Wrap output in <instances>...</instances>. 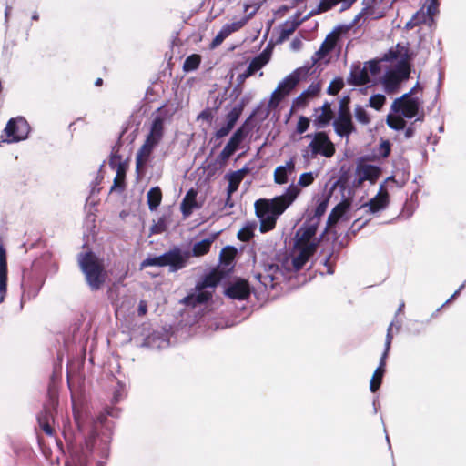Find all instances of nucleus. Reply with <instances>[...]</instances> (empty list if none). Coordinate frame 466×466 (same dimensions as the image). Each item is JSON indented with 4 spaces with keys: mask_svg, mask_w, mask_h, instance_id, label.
<instances>
[{
    "mask_svg": "<svg viewBox=\"0 0 466 466\" xmlns=\"http://www.w3.org/2000/svg\"><path fill=\"white\" fill-rule=\"evenodd\" d=\"M384 88L388 93L394 92L401 83L391 70H388L383 77Z\"/></svg>",
    "mask_w": 466,
    "mask_h": 466,
    "instance_id": "nucleus-36",
    "label": "nucleus"
},
{
    "mask_svg": "<svg viewBox=\"0 0 466 466\" xmlns=\"http://www.w3.org/2000/svg\"><path fill=\"white\" fill-rule=\"evenodd\" d=\"M437 12V0H426L423 5L412 15L418 25H428L434 23V15Z\"/></svg>",
    "mask_w": 466,
    "mask_h": 466,
    "instance_id": "nucleus-15",
    "label": "nucleus"
},
{
    "mask_svg": "<svg viewBox=\"0 0 466 466\" xmlns=\"http://www.w3.org/2000/svg\"><path fill=\"white\" fill-rule=\"evenodd\" d=\"M333 252H329L323 258V266L326 268V272L329 275L334 273V268L332 263L330 262V258L332 257Z\"/></svg>",
    "mask_w": 466,
    "mask_h": 466,
    "instance_id": "nucleus-57",
    "label": "nucleus"
},
{
    "mask_svg": "<svg viewBox=\"0 0 466 466\" xmlns=\"http://www.w3.org/2000/svg\"><path fill=\"white\" fill-rule=\"evenodd\" d=\"M383 184L380 185L378 194L374 198H372L368 203L369 210L371 213H376L380 210H383L388 206L389 194L387 191L383 190Z\"/></svg>",
    "mask_w": 466,
    "mask_h": 466,
    "instance_id": "nucleus-23",
    "label": "nucleus"
},
{
    "mask_svg": "<svg viewBox=\"0 0 466 466\" xmlns=\"http://www.w3.org/2000/svg\"><path fill=\"white\" fill-rule=\"evenodd\" d=\"M144 345L152 349H164L169 346V339L163 334H152L146 338Z\"/></svg>",
    "mask_w": 466,
    "mask_h": 466,
    "instance_id": "nucleus-31",
    "label": "nucleus"
},
{
    "mask_svg": "<svg viewBox=\"0 0 466 466\" xmlns=\"http://www.w3.org/2000/svg\"><path fill=\"white\" fill-rule=\"evenodd\" d=\"M319 91V84H310L306 90H304L299 96L294 98L292 102L291 111L292 109H299L304 107L310 97L315 96Z\"/></svg>",
    "mask_w": 466,
    "mask_h": 466,
    "instance_id": "nucleus-22",
    "label": "nucleus"
},
{
    "mask_svg": "<svg viewBox=\"0 0 466 466\" xmlns=\"http://www.w3.org/2000/svg\"><path fill=\"white\" fill-rule=\"evenodd\" d=\"M386 102V96L382 94H376L370 97L369 106L376 110H380Z\"/></svg>",
    "mask_w": 466,
    "mask_h": 466,
    "instance_id": "nucleus-47",
    "label": "nucleus"
},
{
    "mask_svg": "<svg viewBox=\"0 0 466 466\" xmlns=\"http://www.w3.org/2000/svg\"><path fill=\"white\" fill-rule=\"evenodd\" d=\"M200 56L197 54H193L188 56L183 64V70L185 72H192L198 68L200 64Z\"/></svg>",
    "mask_w": 466,
    "mask_h": 466,
    "instance_id": "nucleus-39",
    "label": "nucleus"
},
{
    "mask_svg": "<svg viewBox=\"0 0 466 466\" xmlns=\"http://www.w3.org/2000/svg\"><path fill=\"white\" fill-rule=\"evenodd\" d=\"M46 279V269L41 259L33 261L29 269L24 270L22 280L21 303L35 299L39 293Z\"/></svg>",
    "mask_w": 466,
    "mask_h": 466,
    "instance_id": "nucleus-6",
    "label": "nucleus"
},
{
    "mask_svg": "<svg viewBox=\"0 0 466 466\" xmlns=\"http://www.w3.org/2000/svg\"><path fill=\"white\" fill-rule=\"evenodd\" d=\"M384 373L385 370L377 367L370 381V390L371 392H376L380 389Z\"/></svg>",
    "mask_w": 466,
    "mask_h": 466,
    "instance_id": "nucleus-41",
    "label": "nucleus"
},
{
    "mask_svg": "<svg viewBox=\"0 0 466 466\" xmlns=\"http://www.w3.org/2000/svg\"><path fill=\"white\" fill-rule=\"evenodd\" d=\"M239 146L238 142H236L231 137L229 138L223 150L216 158V163L219 167H223L227 164L228 159L238 149Z\"/></svg>",
    "mask_w": 466,
    "mask_h": 466,
    "instance_id": "nucleus-26",
    "label": "nucleus"
},
{
    "mask_svg": "<svg viewBox=\"0 0 466 466\" xmlns=\"http://www.w3.org/2000/svg\"><path fill=\"white\" fill-rule=\"evenodd\" d=\"M148 208L151 211L156 210L162 200V192L159 187H154L149 189L147 195Z\"/></svg>",
    "mask_w": 466,
    "mask_h": 466,
    "instance_id": "nucleus-35",
    "label": "nucleus"
},
{
    "mask_svg": "<svg viewBox=\"0 0 466 466\" xmlns=\"http://www.w3.org/2000/svg\"><path fill=\"white\" fill-rule=\"evenodd\" d=\"M357 0H320V7L325 12H328L337 6L338 5H340L339 12H344L351 7V5L356 2Z\"/></svg>",
    "mask_w": 466,
    "mask_h": 466,
    "instance_id": "nucleus-30",
    "label": "nucleus"
},
{
    "mask_svg": "<svg viewBox=\"0 0 466 466\" xmlns=\"http://www.w3.org/2000/svg\"><path fill=\"white\" fill-rule=\"evenodd\" d=\"M318 226L319 225L316 224V222L306 219L301 227L296 231L293 248H301L309 246L312 248V250H316L319 240L323 238L324 233L327 231L326 228L325 231L319 236V238H313L316 235Z\"/></svg>",
    "mask_w": 466,
    "mask_h": 466,
    "instance_id": "nucleus-9",
    "label": "nucleus"
},
{
    "mask_svg": "<svg viewBox=\"0 0 466 466\" xmlns=\"http://www.w3.org/2000/svg\"><path fill=\"white\" fill-rule=\"evenodd\" d=\"M232 129H233V127H231L228 124H225L224 126H222L220 128H218L215 132V137L217 139L222 138V137L228 136Z\"/></svg>",
    "mask_w": 466,
    "mask_h": 466,
    "instance_id": "nucleus-56",
    "label": "nucleus"
},
{
    "mask_svg": "<svg viewBox=\"0 0 466 466\" xmlns=\"http://www.w3.org/2000/svg\"><path fill=\"white\" fill-rule=\"evenodd\" d=\"M387 125L391 129L399 131V130H402L405 128L406 122L403 119V116L401 115L395 116L389 115L387 117Z\"/></svg>",
    "mask_w": 466,
    "mask_h": 466,
    "instance_id": "nucleus-42",
    "label": "nucleus"
},
{
    "mask_svg": "<svg viewBox=\"0 0 466 466\" xmlns=\"http://www.w3.org/2000/svg\"><path fill=\"white\" fill-rule=\"evenodd\" d=\"M350 205L346 201H342L339 203L330 212L327 220V228L330 225L335 224L340 218H342L347 210L349 209Z\"/></svg>",
    "mask_w": 466,
    "mask_h": 466,
    "instance_id": "nucleus-33",
    "label": "nucleus"
},
{
    "mask_svg": "<svg viewBox=\"0 0 466 466\" xmlns=\"http://www.w3.org/2000/svg\"><path fill=\"white\" fill-rule=\"evenodd\" d=\"M119 414L120 410L114 407L106 408L105 413L96 419L87 414L74 413L81 439L84 440V443L77 445L66 436L74 466H89L94 453H98L101 458L108 457L112 426L107 416L117 418Z\"/></svg>",
    "mask_w": 466,
    "mask_h": 466,
    "instance_id": "nucleus-1",
    "label": "nucleus"
},
{
    "mask_svg": "<svg viewBox=\"0 0 466 466\" xmlns=\"http://www.w3.org/2000/svg\"><path fill=\"white\" fill-rule=\"evenodd\" d=\"M164 134V122L160 116H156L150 127L149 134L147 136L146 142L157 147L161 141Z\"/></svg>",
    "mask_w": 466,
    "mask_h": 466,
    "instance_id": "nucleus-21",
    "label": "nucleus"
},
{
    "mask_svg": "<svg viewBox=\"0 0 466 466\" xmlns=\"http://www.w3.org/2000/svg\"><path fill=\"white\" fill-rule=\"evenodd\" d=\"M289 173L284 171V167H277L274 171V181L277 184L282 185L288 182L289 180Z\"/></svg>",
    "mask_w": 466,
    "mask_h": 466,
    "instance_id": "nucleus-52",
    "label": "nucleus"
},
{
    "mask_svg": "<svg viewBox=\"0 0 466 466\" xmlns=\"http://www.w3.org/2000/svg\"><path fill=\"white\" fill-rule=\"evenodd\" d=\"M301 21H292L290 23L287 21L283 25V28L281 30V36L285 37L290 35L292 32L295 31V29L299 25Z\"/></svg>",
    "mask_w": 466,
    "mask_h": 466,
    "instance_id": "nucleus-53",
    "label": "nucleus"
},
{
    "mask_svg": "<svg viewBox=\"0 0 466 466\" xmlns=\"http://www.w3.org/2000/svg\"><path fill=\"white\" fill-rule=\"evenodd\" d=\"M226 278L228 277L218 268H213L196 284L194 291L186 296L181 302L191 307L207 303L212 297V292L207 289H214Z\"/></svg>",
    "mask_w": 466,
    "mask_h": 466,
    "instance_id": "nucleus-5",
    "label": "nucleus"
},
{
    "mask_svg": "<svg viewBox=\"0 0 466 466\" xmlns=\"http://www.w3.org/2000/svg\"><path fill=\"white\" fill-rule=\"evenodd\" d=\"M78 261L89 289L92 291L101 289L106 281L107 273L96 255L91 251L80 253Z\"/></svg>",
    "mask_w": 466,
    "mask_h": 466,
    "instance_id": "nucleus-4",
    "label": "nucleus"
},
{
    "mask_svg": "<svg viewBox=\"0 0 466 466\" xmlns=\"http://www.w3.org/2000/svg\"><path fill=\"white\" fill-rule=\"evenodd\" d=\"M237 255V248L234 246L228 245L222 248L219 254V263L218 268L223 272L227 277L232 272L235 263V257Z\"/></svg>",
    "mask_w": 466,
    "mask_h": 466,
    "instance_id": "nucleus-16",
    "label": "nucleus"
},
{
    "mask_svg": "<svg viewBox=\"0 0 466 466\" xmlns=\"http://www.w3.org/2000/svg\"><path fill=\"white\" fill-rule=\"evenodd\" d=\"M344 79L341 76H337L329 84L327 93L329 95L335 96L344 87Z\"/></svg>",
    "mask_w": 466,
    "mask_h": 466,
    "instance_id": "nucleus-45",
    "label": "nucleus"
},
{
    "mask_svg": "<svg viewBox=\"0 0 466 466\" xmlns=\"http://www.w3.org/2000/svg\"><path fill=\"white\" fill-rule=\"evenodd\" d=\"M197 191L193 188L189 189L181 202V213L184 218L189 217L194 208H198L197 200Z\"/></svg>",
    "mask_w": 466,
    "mask_h": 466,
    "instance_id": "nucleus-25",
    "label": "nucleus"
},
{
    "mask_svg": "<svg viewBox=\"0 0 466 466\" xmlns=\"http://www.w3.org/2000/svg\"><path fill=\"white\" fill-rule=\"evenodd\" d=\"M241 114H242L241 104H236L226 116V124L234 127L237 121L240 117Z\"/></svg>",
    "mask_w": 466,
    "mask_h": 466,
    "instance_id": "nucleus-40",
    "label": "nucleus"
},
{
    "mask_svg": "<svg viewBox=\"0 0 466 466\" xmlns=\"http://www.w3.org/2000/svg\"><path fill=\"white\" fill-rule=\"evenodd\" d=\"M391 71L398 76L400 82H403L410 77V66L406 58L402 57Z\"/></svg>",
    "mask_w": 466,
    "mask_h": 466,
    "instance_id": "nucleus-34",
    "label": "nucleus"
},
{
    "mask_svg": "<svg viewBox=\"0 0 466 466\" xmlns=\"http://www.w3.org/2000/svg\"><path fill=\"white\" fill-rule=\"evenodd\" d=\"M332 126L337 136L348 138L352 133L357 131L352 117H343L342 115L337 116L333 120Z\"/></svg>",
    "mask_w": 466,
    "mask_h": 466,
    "instance_id": "nucleus-18",
    "label": "nucleus"
},
{
    "mask_svg": "<svg viewBox=\"0 0 466 466\" xmlns=\"http://www.w3.org/2000/svg\"><path fill=\"white\" fill-rule=\"evenodd\" d=\"M309 119L307 116H300L299 117L297 126H296V131L298 134H303L305 133L308 128L309 127Z\"/></svg>",
    "mask_w": 466,
    "mask_h": 466,
    "instance_id": "nucleus-55",
    "label": "nucleus"
},
{
    "mask_svg": "<svg viewBox=\"0 0 466 466\" xmlns=\"http://www.w3.org/2000/svg\"><path fill=\"white\" fill-rule=\"evenodd\" d=\"M265 0H247L243 4V11L245 15L248 13H252L253 16L257 14V12L260 9L261 5Z\"/></svg>",
    "mask_w": 466,
    "mask_h": 466,
    "instance_id": "nucleus-43",
    "label": "nucleus"
},
{
    "mask_svg": "<svg viewBox=\"0 0 466 466\" xmlns=\"http://www.w3.org/2000/svg\"><path fill=\"white\" fill-rule=\"evenodd\" d=\"M155 148L154 146L144 142L140 149L138 150L136 157V169L139 172V169L148 161L149 157Z\"/></svg>",
    "mask_w": 466,
    "mask_h": 466,
    "instance_id": "nucleus-29",
    "label": "nucleus"
},
{
    "mask_svg": "<svg viewBox=\"0 0 466 466\" xmlns=\"http://www.w3.org/2000/svg\"><path fill=\"white\" fill-rule=\"evenodd\" d=\"M293 249L298 252L297 255L290 256L288 252H280L270 262H263V272H254V279L266 289H274L281 281L289 279L290 273L300 270L315 252L309 246Z\"/></svg>",
    "mask_w": 466,
    "mask_h": 466,
    "instance_id": "nucleus-2",
    "label": "nucleus"
},
{
    "mask_svg": "<svg viewBox=\"0 0 466 466\" xmlns=\"http://www.w3.org/2000/svg\"><path fill=\"white\" fill-rule=\"evenodd\" d=\"M250 129L249 127H245V126H240L238 127L235 132L230 137L232 139H234L236 142H238L241 144L245 138L248 137Z\"/></svg>",
    "mask_w": 466,
    "mask_h": 466,
    "instance_id": "nucleus-48",
    "label": "nucleus"
},
{
    "mask_svg": "<svg viewBox=\"0 0 466 466\" xmlns=\"http://www.w3.org/2000/svg\"><path fill=\"white\" fill-rule=\"evenodd\" d=\"M354 116L356 120L362 125H368L370 121L366 109L360 105L355 106Z\"/></svg>",
    "mask_w": 466,
    "mask_h": 466,
    "instance_id": "nucleus-46",
    "label": "nucleus"
},
{
    "mask_svg": "<svg viewBox=\"0 0 466 466\" xmlns=\"http://www.w3.org/2000/svg\"><path fill=\"white\" fill-rule=\"evenodd\" d=\"M393 324L394 323L392 321V322H390V324L388 327L387 334H386V339H385L384 349L390 350V346H391V342H392V339H393V335H392V332H391Z\"/></svg>",
    "mask_w": 466,
    "mask_h": 466,
    "instance_id": "nucleus-61",
    "label": "nucleus"
},
{
    "mask_svg": "<svg viewBox=\"0 0 466 466\" xmlns=\"http://www.w3.org/2000/svg\"><path fill=\"white\" fill-rule=\"evenodd\" d=\"M224 293L231 299L245 300L250 295V287L247 280L238 279L229 284Z\"/></svg>",
    "mask_w": 466,
    "mask_h": 466,
    "instance_id": "nucleus-17",
    "label": "nucleus"
},
{
    "mask_svg": "<svg viewBox=\"0 0 466 466\" xmlns=\"http://www.w3.org/2000/svg\"><path fill=\"white\" fill-rule=\"evenodd\" d=\"M343 29L344 25H338L330 33H329L318 49L319 53L322 54L323 56H327L329 52H331L338 42L339 33Z\"/></svg>",
    "mask_w": 466,
    "mask_h": 466,
    "instance_id": "nucleus-24",
    "label": "nucleus"
},
{
    "mask_svg": "<svg viewBox=\"0 0 466 466\" xmlns=\"http://www.w3.org/2000/svg\"><path fill=\"white\" fill-rule=\"evenodd\" d=\"M329 203V198L326 196H321L317 199L316 208L310 212L309 218L307 219L316 222V224H319L320 218L326 212L327 207Z\"/></svg>",
    "mask_w": 466,
    "mask_h": 466,
    "instance_id": "nucleus-28",
    "label": "nucleus"
},
{
    "mask_svg": "<svg viewBox=\"0 0 466 466\" xmlns=\"http://www.w3.org/2000/svg\"><path fill=\"white\" fill-rule=\"evenodd\" d=\"M330 106V103L326 101L321 107L315 108L313 125L317 128H324L330 123L333 116Z\"/></svg>",
    "mask_w": 466,
    "mask_h": 466,
    "instance_id": "nucleus-20",
    "label": "nucleus"
},
{
    "mask_svg": "<svg viewBox=\"0 0 466 466\" xmlns=\"http://www.w3.org/2000/svg\"><path fill=\"white\" fill-rule=\"evenodd\" d=\"M305 137L310 138L311 141L308 147L302 150L304 159L311 160L316 158L319 155L329 158L335 154L334 144L325 132L318 131L313 134H307Z\"/></svg>",
    "mask_w": 466,
    "mask_h": 466,
    "instance_id": "nucleus-8",
    "label": "nucleus"
},
{
    "mask_svg": "<svg viewBox=\"0 0 466 466\" xmlns=\"http://www.w3.org/2000/svg\"><path fill=\"white\" fill-rule=\"evenodd\" d=\"M219 232L212 233L207 238L196 242L193 245L192 255L195 257L203 256L210 249L211 244L215 241Z\"/></svg>",
    "mask_w": 466,
    "mask_h": 466,
    "instance_id": "nucleus-27",
    "label": "nucleus"
},
{
    "mask_svg": "<svg viewBox=\"0 0 466 466\" xmlns=\"http://www.w3.org/2000/svg\"><path fill=\"white\" fill-rule=\"evenodd\" d=\"M380 172L381 169L378 166L362 163L358 164L355 177L352 181V187L357 188L366 180L370 181L371 184L375 183Z\"/></svg>",
    "mask_w": 466,
    "mask_h": 466,
    "instance_id": "nucleus-12",
    "label": "nucleus"
},
{
    "mask_svg": "<svg viewBox=\"0 0 466 466\" xmlns=\"http://www.w3.org/2000/svg\"><path fill=\"white\" fill-rule=\"evenodd\" d=\"M399 57V52L393 48L389 49L382 56L381 61L392 62Z\"/></svg>",
    "mask_w": 466,
    "mask_h": 466,
    "instance_id": "nucleus-58",
    "label": "nucleus"
},
{
    "mask_svg": "<svg viewBox=\"0 0 466 466\" xmlns=\"http://www.w3.org/2000/svg\"><path fill=\"white\" fill-rule=\"evenodd\" d=\"M126 396L125 393V384L121 381H117V385L114 390L112 403L116 404L121 401Z\"/></svg>",
    "mask_w": 466,
    "mask_h": 466,
    "instance_id": "nucleus-49",
    "label": "nucleus"
},
{
    "mask_svg": "<svg viewBox=\"0 0 466 466\" xmlns=\"http://www.w3.org/2000/svg\"><path fill=\"white\" fill-rule=\"evenodd\" d=\"M229 35L228 31L224 26L221 27V29L218 31V33L216 35V36L213 38L210 47L216 48L219 45L222 44V42Z\"/></svg>",
    "mask_w": 466,
    "mask_h": 466,
    "instance_id": "nucleus-51",
    "label": "nucleus"
},
{
    "mask_svg": "<svg viewBox=\"0 0 466 466\" xmlns=\"http://www.w3.org/2000/svg\"><path fill=\"white\" fill-rule=\"evenodd\" d=\"M370 82V77L366 67H360V64H352L347 83L351 86H363Z\"/></svg>",
    "mask_w": 466,
    "mask_h": 466,
    "instance_id": "nucleus-19",
    "label": "nucleus"
},
{
    "mask_svg": "<svg viewBox=\"0 0 466 466\" xmlns=\"http://www.w3.org/2000/svg\"><path fill=\"white\" fill-rule=\"evenodd\" d=\"M190 254L175 246L170 250L153 258H147L141 263L142 267H168L169 272H177L184 268L189 259Z\"/></svg>",
    "mask_w": 466,
    "mask_h": 466,
    "instance_id": "nucleus-7",
    "label": "nucleus"
},
{
    "mask_svg": "<svg viewBox=\"0 0 466 466\" xmlns=\"http://www.w3.org/2000/svg\"><path fill=\"white\" fill-rule=\"evenodd\" d=\"M252 17H253V14L248 13L239 20L235 21L233 23L225 24L223 26L226 28V30L228 31V33L230 35L232 33L241 29Z\"/></svg>",
    "mask_w": 466,
    "mask_h": 466,
    "instance_id": "nucleus-37",
    "label": "nucleus"
},
{
    "mask_svg": "<svg viewBox=\"0 0 466 466\" xmlns=\"http://www.w3.org/2000/svg\"><path fill=\"white\" fill-rule=\"evenodd\" d=\"M282 89H279V86L273 91L271 95V99L269 101L270 106H277L279 102L287 96V94L283 93Z\"/></svg>",
    "mask_w": 466,
    "mask_h": 466,
    "instance_id": "nucleus-54",
    "label": "nucleus"
},
{
    "mask_svg": "<svg viewBox=\"0 0 466 466\" xmlns=\"http://www.w3.org/2000/svg\"><path fill=\"white\" fill-rule=\"evenodd\" d=\"M7 292V270H0V303L5 299Z\"/></svg>",
    "mask_w": 466,
    "mask_h": 466,
    "instance_id": "nucleus-50",
    "label": "nucleus"
},
{
    "mask_svg": "<svg viewBox=\"0 0 466 466\" xmlns=\"http://www.w3.org/2000/svg\"><path fill=\"white\" fill-rule=\"evenodd\" d=\"M269 59L270 51L266 48L250 61L248 68L242 74L238 76L237 81L244 83L247 78L265 66L269 62Z\"/></svg>",
    "mask_w": 466,
    "mask_h": 466,
    "instance_id": "nucleus-14",
    "label": "nucleus"
},
{
    "mask_svg": "<svg viewBox=\"0 0 466 466\" xmlns=\"http://www.w3.org/2000/svg\"><path fill=\"white\" fill-rule=\"evenodd\" d=\"M418 83L409 92L402 95L400 97L396 98L391 105V111L396 114H400L403 117L411 119L413 118L420 107L419 100L416 97H411L412 92L418 86Z\"/></svg>",
    "mask_w": 466,
    "mask_h": 466,
    "instance_id": "nucleus-10",
    "label": "nucleus"
},
{
    "mask_svg": "<svg viewBox=\"0 0 466 466\" xmlns=\"http://www.w3.org/2000/svg\"><path fill=\"white\" fill-rule=\"evenodd\" d=\"M214 117V115L210 108H206L203 111L200 112V114L198 116L197 119H203L207 122H211Z\"/></svg>",
    "mask_w": 466,
    "mask_h": 466,
    "instance_id": "nucleus-62",
    "label": "nucleus"
},
{
    "mask_svg": "<svg viewBox=\"0 0 466 466\" xmlns=\"http://www.w3.org/2000/svg\"><path fill=\"white\" fill-rule=\"evenodd\" d=\"M318 173L312 171L302 173L298 184H291L285 192L267 202V208L274 215H281L289 207L300 193L299 187H306L311 185Z\"/></svg>",
    "mask_w": 466,
    "mask_h": 466,
    "instance_id": "nucleus-3",
    "label": "nucleus"
},
{
    "mask_svg": "<svg viewBox=\"0 0 466 466\" xmlns=\"http://www.w3.org/2000/svg\"><path fill=\"white\" fill-rule=\"evenodd\" d=\"M369 70L371 75L377 76L380 72V65L378 60H370L368 63Z\"/></svg>",
    "mask_w": 466,
    "mask_h": 466,
    "instance_id": "nucleus-59",
    "label": "nucleus"
},
{
    "mask_svg": "<svg viewBox=\"0 0 466 466\" xmlns=\"http://www.w3.org/2000/svg\"><path fill=\"white\" fill-rule=\"evenodd\" d=\"M109 165L111 166L112 168L116 167L117 176L125 171L123 163H122V157L118 154V150H116L115 148H113V150H112L111 157L109 160Z\"/></svg>",
    "mask_w": 466,
    "mask_h": 466,
    "instance_id": "nucleus-44",
    "label": "nucleus"
},
{
    "mask_svg": "<svg viewBox=\"0 0 466 466\" xmlns=\"http://www.w3.org/2000/svg\"><path fill=\"white\" fill-rule=\"evenodd\" d=\"M339 187L341 190H344L348 186L347 174L341 175L339 179L334 183L333 187Z\"/></svg>",
    "mask_w": 466,
    "mask_h": 466,
    "instance_id": "nucleus-64",
    "label": "nucleus"
},
{
    "mask_svg": "<svg viewBox=\"0 0 466 466\" xmlns=\"http://www.w3.org/2000/svg\"><path fill=\"white\" fill-rule=\"evenodd\" d=\"M31 127L24 116H16L8 120L4 134L8 137L7 144L17 143L25 140Z\"/></svg>",
    "mask_w": 466,
    "mask_h": 466,
    "instance_id": "nucleus-11",
    "label": "nucleus"
},
{
    "mask_svg": "<svg viewBox=\"0 0 466 466\" xmlns=\"http://www.w3.org/2000/svg\"><path fill=\"white\" fill-rule=\"evenodd\" d=\"M390 153V144L389 141H383L381 144H380V155L382 157H387Z\"/></svg>",
    "mask_w": 466,
    "mask_h": 466,
    "instance_id": "nucleus-63",
    "label": "nucleus"
},
{
    "mask_svg": "<svg viewBox=\"0 0 466 466\" xmlns=\"http://www.w3.org/2000/svg\"><path fill=\"white\" fill-rule=\"evenodd\" d=\"M124 172H122L120 175H116V177L114 179V184L111 187V191H113L115 188L118 187L120 190H123L125 187L124 183Z\"/></svg>",
    "mask_w": 466,
    "mask_h": 466,
    "instance_id": "nucleus-60",
    "label": "nucleus"
},
{
    "mask_svg": "<svg viewBox=\"0 0 466 466\" xmlns=\"http://www.w3.org/2000/svg\"><path fill=\"white\" fill-rule=\"evenodd\" d=\"M309 75V66H303L296 68L288 75L279 85V89H282L284 94L289 92L298 85L300 79H305Z\"/></svg>",
    "mask_w": 466,
    "mask_h": 466,
    "instance_id": "nucleus-13",
    "label": "nucleus"
},
{
    "mask_svg": "<svg viewBox=\"0 0 466 466\" xmlns=\"http://www.w3.org/2000/svg\"><path fill=\"white\" fill-rule=\"evenodd\" d=\"M226 177L228 179V185L227 187V195L228 199L231 198V195L238 190L241 181L243 180L241 177H238L234 172H230L226 175Z\"/></svg>",
    "mask_w": 466,
    "mask_h": 466,
    "instance_id": "nucleus-38",
    "label": "nucleus"
},
{
    "mask_svg": "<svg viewBox=\"0 0 466 466\" xmlns=\"http://www.w3.org/2000/svg\"><path fill=\"white\" fill-rule=\"evenodd\" d=\"M50 420H53L52 412L47 409H44L43 411L37 416V420L40 428L44 431V432L48 436L54 435V429L50 423Z\"/></svg>",
    "mask_w": 466,
    "mask_h": 466,
    "instance_id": "nucleus-32",
    "label": "nucleus"
}]
</instances>
